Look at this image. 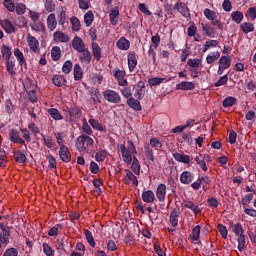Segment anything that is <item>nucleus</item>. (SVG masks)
Instances as JSON below:
<instances>
[{
  "label": "nucleus",
  "mask_w": 256,
  "mask_h": 256,
  "mask_svg": "<svg viewBox=\"0 0 256 256\" xmlns=\"http://www.w3.org/2000/svg\"><path fill=\"white\" fill-rule=\"evenodd\" d=\"M88 123L91 125L92 128L95 129V131H104L103 125H101V123H99V121L90 118L88 120Z\"/></svg>",
  "instance_id": "48"
},
{
  "label": "nucleus",
  "mask_w": 256,
  "mask_h": 256,
  "mask_svg": "<svg viewBox=\"0 0 256 256\" xmlns=\"http://www.w3.org/2000/svg\"><path fill=\"white\" fill-rule=\"evenodd\" d=\"M108 156H109V153L107 152V150H101V151L96 152L95 160L98 163H103V162H105V160L107 159Z\"/></svg>",
  "instance_id": "35"
},
{
  "label": "nucleus",
  "mask_w": 256,
  "mask_h": 256,
  "mask_svg": "<svg viewBox=\"0 0 256 256\" xmlns=\"http://www.w3.org/2000/svg\"><path fill=\"white\" fill-rule=\"evenodd\" d=\"M131 169L135 175L139 176L141 174V164L139 163V159H137V157H133Z\"/></svg>",
  "instance_id": "36"
},
{
  "label": "nucleus",
  "mask_w": 256,
  "mask_h": 256,
  "mask_svg": "<svg viewBox=\"0 0 256 256\" xmlns=\"http://www.w3.org/2000/svg\"><path fill=\"white\" fill-rule=\"evenodd\" d=\"M26 40L32 52L40 53V43L36 37L32 36L31 34H28Z\"/></svg>",
  "instance_id": "5"
},
{
  "label": "nucleus",
  "mask_w": 256,
  "mask_h": 256,
  "mask_svg": "<svg viewBox=\"0 0 256 256\" xmlns=\"http://www.w3.org/2000/svg\"><path fill=\"white\" fill-rule=\"evenodd\" d=\"M58 21L56 19V15L54 13L50 14L47 17V26L51 31H54L57 28Z\"/></svg>",
  "instance_id": "28"
},
{
  "label": "nucleus",
  "mask_w": 256,
  "mask_h": 256,
  "mask_svg": "<svg viewBox=\"0 0 256 256\" xmlns=\"http://www.w3.org/2000/svg\"><path fill=\"white\" fill-rule=\"evenodd\" d=\"M204 15L210 21H214L217 18L216 13L208 8L204 10Z\"/></svg>",
  "instance_id": "63"
},
{
  "label": "nucleus",
  "mask_w": 256,
  "mask_h": 256,
  "mask_svg": "<svg viewBox=\"0 0 256 256\" xmlns=\"http://www.w3.org/2000/svg\"><path fill=\"white\" fill-rule=\"evenodd\" d=\"M89 93H90V98H89L90 105H99V103H101V99H103V97L101 96V91L98 88H91Z\"/></svg>",
  "instance_id": "3"
},
{
  "label": "nucleus",
  "mask_w": 256,
  "mask_h": 256,
  "mask_svg": "<svg viewBox=\"0 0 256 256\" xmlns=\"http://www.w3.org/2000/svg\"><path fill=\"white\" fill-rule=\"evenodd\" d=\"M79 54V60L88 65L89 63H91V59L93 58V56L91 55V51H89V48H84L81 51H78Z\"/></svg>",
  "instance_id": "6"
},
{
  "label": "nucleus",
  "mask_w": 256,
  "mask_h": 256,
  "mask_svg": "<svg viewBox=\"0 0 256 256\" xmlns=\"http://www.w3.org/2000/svg\"><path fill=\"white\" fill-rule=\"evenodd\" d=\"M212 55H208L207 57H206V62L208 63V64H212L214 61H216V60H218L219 59V57H220V52H213V53H211Z\"/></svg>",
  "instance_id": "62"
},
{
  "label": "nucleus",
  "mask_w": 256,
  "mask_h": 256,
  "mask_svg": "<svg viewBox=\"0 0 256 256\" xmlns=\"http://www.w3.org/2000/svg\"><path fill=\"white\" fill-rule=\"evenodd\" d=\"M127 105L133 109L134 111H141L142 107H141V102H139V100L133 98V97H130L128 100H127Z\"/></svg>",
  "instance_id": "27"
},
{
  "label": "nucleus",
  "mask_w": 256,
  "mask_h": 256,
  "mask_svg": "<svg viewBox=\"0 0 256 256\" xmlns=\"http://www.w3.org/2000/svg\"><path fill=\"white\" fill-rule=\"evenodd\" d=\"M41 137H42L43 145L47 149H53L54 148V146L56 145V142H55L53 137H51L49 135H44V134H41Z\"/></svg>",
  "instance_id": "15"
},
{
  "label": "nucleus",
  "mask_w": 256,
  "mask_h": 256,
  "mask_svg": "<svg viewBox=\"0 0 256 256\" xmlns=\"http://www.w3.org/2000/svg\"><path fill=\"white\" fill-rule=\"evenodd\" d=\"M14 56L16 57L20 66H23L26 63L25 56L19 48L14 49Z\"/></svg>",
  "instance_id": "34"
},
{
  "label": "nucleus",
  "mask_w": 256,
  "mask_h": 256,
  "mask_svg": "<svg viewBox=\"0 0 256 256\" xmlns=\"http://www.w3.org/2000/svg\"><path fill=\"white\" fill-rule=\"evenodd\" d=\"M109 20L113 26L119 23V8H115L110 11Z\"/></svg>",
  "instance_id": "29"
},
{
  "label": "nucleus",
  "mask_w": 256,
  "mask_h": 256,
  "mask_svg": "<svg viewBox=\"0 0 256 256\" xmlns=\"http://www.w3.org/2000/svg\"><path fill=\"white\" fill-rule=\"evenodd\" d=\"M10 141L12 143H19L20 145H25V140L20 137V132L17 130H12L9 134Z\"/></svg>",
  "instance_id": "14"
},
{
  "label": "nucleus",
  "mask_w": 256,
  "mask_h": 256,
  "mask_svg": "<svg viewBox=\"0 0 256 256\" xmlns=\"http://www.w3.org/2000/svg\"><path fill=\"white\" fill-rule=\"evenodd\" d=\"M102 95L107 103H112L114 105L121 103V95L115 90L106 89L102 92Z\"/></svg>",
  "instance_id": "1"
},
{
  "label": "nucleus",
  "mask_w": 256,
  "mask_h": 256,
  "mask_svg": "<svg viewBox=\"0 0 256 256\" xmlns=\"http://www.w3.org/2000/svg\"><path fill=\"white\" fill-rule=\"evenodd\" d=\"M202 30L204 32V34L210 38H214L215 37V30L213 27H211L208 24H202Z\"/></svg>",
  "instance_id": "40"
},
{
  "label": "nucleus",
  "mask_w": 256,
  "mask_h": 256,
  "mask_svg": "<svg viewBox=\"0 0 256 256\" xmlns=\"http://www.w3.org/2000/svg\"><path fill=\"white\" fill-rule=\"evenodd\" d=\"M120 151L122 154L123 162L127 165H131V163L133 162V156L131 155L130 151L127 150V148L123 144L120 145Z\"/></svg>",
  "instance_id": "8"
},
{
  "label": "nucleus",
  "mask_w": 256,
  "mask_h": 256,
  "mask_svg": "<svg viewBox=\"0 0 256 256\" xmlns=\"http://www.w3.org/2000/svg\"><path fill=\"white\" fill-rule=\"evenodd\" d=\"M48 114L55 121H62V119H64L63 115L61 114V112L57 108H50L48 110Z\"/></svg>",
  "instance_id": "32"
},
{
  "label": "nucleus",
  "mask_w": 256,
  "mask_h": 256,
  "mask_svg": "<svg viewBox=\"0 0 256 256\" xmlns=\"http://www.w3.org/2000/svg\"><path fill=\"white\" fill-rule=\"evenodd\" d=\"M62 57L61 48L58 46H54L51 50V58L53 61H59Z\"/></svg>",
  "instance_id": "38"
},
{
  "label": "nucleus",
  "mask_w": 256,
  "mask_h": 256,
  "mask_svg": "<svg viewBox=\"0 0 256 256\" xmlns=\"http://www.w3.org/2000/svg\"><path fill=\"white\" fill-rule=\"evenodd\" d=\"M84 235L90 247L95 248V238H93V233H91L89 229H85Z\"/></svg>",
  "instance_id": "42"
},
{
  "label": "nucleus",
  "mask_w": 256,
  "mask_h": 256,
  "mask_svg": "<svg viewBox=\"0 0 256 256\" xmlns=\"http://www.w3.org/2000/svg\"><path fill=\"white\" fill-rule=\"evenodd\" d=\"M219 42L217 40L206 41L203 45L202 51L205 53L208 49L218 46Z\"/></svg>",
  "instance_id": "50"
},
{
  "label": "nucleus",
  "mask_w": 256,
  "mask_h": 256,
  "mask_svg": "<svg viewBox=\"0 0 256 256\" xmlns=\"http://www.w3.org/2000/svg\"><path fill=\"white\" fill-rule=\"evenodd\" d=\"M194 84L192 82L183 81L176 85L177 91H192L194 89Z\"/></svg>",
  "instance_id": "24"
},
{
  "label": "nucleus",
  "mask_w": 256,
  "mask_h": 256,
  "mask_svg": "<svg viewBox=\"0 0 256 256\" xmlns=\"http://www.w3.org/2000/svg\"><path fill=\"white\" fill-rule=\"evenodd\" d=\"M241 30L248 34L254 30V26L252 23L244 22L240 25Z\"/></svg>",
  "instance_id": "51"
},
{
  "label": "nucleus",
  "mask_w": 256,
  "mask_h": 256,
  "mask_svg": "<svg viewBox=\"0 0 256 256\" xmlns=\"http://www.w3.org/2000/svg\"><path fill=\"white\" fill-rule=\"evenodd\" d=\"M52 82L56 87H64L67 83V79L63 75H54Z\"/></svg>",
  "instance_id": "31"
},
{
  "label": "nucleus",
  "mask_w": 256,
  "mask_h": 256,
  "mask_svg": "<svg viewBox=\"0 0 256 256\" xmlns=\"http://www.w3.org/2000/svg\"><path fill=\"white\" fill-rule=\"evenodd\" d=\"M3 5L10 12H15L16 10V5L12 0H4Z\"/></svg>",
  "instance_id": "56"
},
{
  "label": "nucleus",
  "mask_w": 256,
  "mask_h": 256,
  "mask_svg": "<svg viewBox=\"0 0 256 256\" xmlns=\"http://www.w3.org/2000/svg\"><path fill=\"white\" fill-rule=\"evenodd\" d=\"M70 23L73 31L78 32L81 30V21L76 16L70 18Z\"/></svg>",
  "instance_id": "41"
},
{
  "label": "nucleus",
  "mask_w": 256,
  "mask_h": 256,
  "mask_svg": "<svg viewBox=\"0 0 256 256\" xmlns=\"http://www.w3.org/2000/svg\"><path fill=\"white\" fill-rule=\"evenodd\" d=\"M145 91H147V88L145 87V82L139 81L137 83V89L134 96L136 97V99L141 100L143 99V97H145Z\"/></svg>",
  "instance_id": "10"
},
{
  "label": "nucleus",
  "mask_w": 256,
  "mask_h": 256,
  "mask_svg": "<svg viewBox=\"0 0 256 256\" xmlns=\"http://www.w3.org/2000/svg\"><path fill=\"white\" fill-rule=\"evenodd\" d=\"M6 71L13 77L16 75V61L15 60H6L5 62Z\"/></svg>",
  "instance_id": "19"
},
{
  "label": "nucleus",
  "mask_w": 256,
  "mask_h": 256,
  "mask_svg": "<svg viewBox=\"0 0 256 256\" xmlns=\"http://www.w3.org/2000/svg\"><path fill=\"white\" fill-rule=\"evenodd\" d=\"M183 206L184 208L191 210L194 215L201 214L199 206L195 205L191 200H185Z\"/></svg>",
  "instance_id": "13"
},
{
  "label": "nucleus",
  "mask_w": 256,
  "mask_h": 256,
  "mask_svg": "<svg viewBox=\"0 0 256 256\" xmlns=\"http://www.w3.org/2000/svg\"><path fill=\"white\" fill-rule=\"evenodd\" d=\"M15 25L19 28H25L28 26V20L26 17L24 16H19L16 20H15Z\"/></svg>",
  "instance_id": "45"
},
{
  "label": "nucleus",
  "mask_w": 256,
  "mask_h": 256,
  "mask_svg": "<svg viewBox=\"0 0 256 256\" xmlns=\"http://www.w3.org/2000/svg\"><path fill=\"white\" fill-rule=\"evenodd\" d=\"M1 26L4 29V31L8 34H12L16 32V28L14 24L8 19H5L4 21H2Z\"/></svg>",
  "instance_id": "17"
},
{
  "label": "nucleus",
  "mask_w": 256,
  "mask_h": 256,
  "mask_svg": "<svg viewBox=\"0 0 256 256\" xmlns=\"http://www.w3.org/2000/svg\"><path fill=\"white\" fill-rule=\"evenodd\" d=\"M26 10H27V6L25 4H22V3H18L16 4L15 6V12L16 14L18 15H23L26 13Z\"/></svg>",
  "instance_id": "61"
},
{
  "label": "nucleus",
  "mask_w": 256,
  "mask_h": 256,
  "mask_svg": "<svg viewBox=\"0 0 256 256\" xmlns=\"http://www.w3.org/2000/svg\"><path fill=\"white\" fill-rule=\"evenodd\" d=\"M54 40L62 43H67L70 41L69 35L65 34L64 32L57 31L53 34Z\"/></svg>",
  "instance_id": "25"
},
{
  "label": "nucleus",
  "mask_w": 256,
  "mask_h": 256,
  "mask_svg": "<svg viewBox=\"0 0 256 256\" xmlns=\"http://www.w3.org/2000/svg\"><path fill=\"white\" fill-rule=\"evenodd\" d=\"M156 197L159 200V202H165L166 198V185L161 183L158 185L156 189Z\"/></svg>",
  "instance_id": "12"
},
{
  "label": "nucleus",
  "mask_w": 256,
  "mask_h": 256,
  "mask_svg": "<svg viewBox=\"0 0 256 256\" xmlns=\"http://www.w3.org/2000/svg\"><path fill=\"white\" fill-rule=\"evenodd\" d=\"M95 19L94 15H93V11H88L85 15H84V22L85 25L87 27L91 26V24H93V20Z\"/></svg>",
  "instance_id": "49"
},
{
  "label": "nucleus",
  "mask_w": 256,
  "mask_h": 256,
  "mask_svg": "<svg viewBox=\"0 0 256 256\" xmlns=\"http://www.w3.org/2000/svg\"><path fill=\"white\" fill-rule=\"evenodd\" d=\"M237 242H238V250L239 252H243V250L246 248V241H245V235L241 234L237 236Z\"/></svg>",
  "instance_id": "47"
},
{
  "label": "nucleus",
  "mask_w": 256,
  "mask_h": 256,
  "mask_svg": "<svg viewBox=\"0 0 256 256\" xmlns=\"http://www.w3.org/2000/svg\"><path fill=\"white\" fill-rule=\"evenodd\" d=\"M173 9L177 10L186 19L191 17L188 6L181 0L177 1V3L173 6Z\"/></svg>",
  "instance_id": "2"
},
{
  "label": "nucleus",
  "mask_w": 256,
  "mask_h": 256,
  "mask_svg": "<svg viewBox=\"0 0 256 256\" xmlns=\"http://www.w3.org/2000/svg\"><path fill=\"white\" fill-rule=\"evenodd\" d=\"M128 68L130 72H135V68H137V56L135 54H128Z\"/></svg>",
  "instance_id": "26"
},
{
  "label": "nucleus",
  "mask_w": 256,
  "mask_h": 256,
  "mask_svg": "<svg viewBox=\"0 0 256 256\" xmlns=\"http://www.w3.org/2000/svg\"><path fill=\"white\" fill-rule=\"evenodd\" d=\"M116 46L120 49V50H129L131 48V42H129V40H127V38L125 37H121L117 43Z\"/></svg>",
  "instance_id": "20"
},
{
  "label": "nucleus",
  "mask_w": 256,
  "mask_h": 256,
  "mask_svg": "<svg viewBox=\"0 0 256 256\" xmlns=\"http://www.w3.org/2000/svg\"><path fill=\"white\" fill-rule=\"evenodd\" d=\"M76 148L80 153L87 152V147L85 146V134L77 138Z\"/></svg>",
  "instance_id": "23"
},
{
  "label": "nucleus",
  "mask_w": 256,
  "mask_h": 256,
  "mask_svg": "<svg viewBox=\"0 0 256 256\" xmlns=\"http://www.w3.org/2000/svg\"><path fill=\"white\" fill-rule=\"evenodd\" d=\"M92 55L96 61L101 60V46L97 44V42H93L92 44Z\"/></svg>",
  "instance_id": "30"
},
{
  "label": "nucleus",
  "mask_w": 256,
  "mask_h": 256,
  "mask_svg": "<svg viewBox=\"0 0 256 256\" xmlns=\"http://www.w3.org/2000/svg\"><path fill=\"white\" fill-rule=\"evenodd\" d=\"M237 99L232 97V96H228L223 100V107L226 109L227 107H233V105H235Z\"/></svg>",
  "instance_id": "46"
},
{
  "label": "nucleus",
  "mask_w": 256,
  "mask_h": 256,
  "mask_svg": "<svg viewBox=\"0 0 256 256\" xmlns=\"http://www.w3.org/2000/svg\"><path fill=\"white\" fill-rule=\"evenodd\" d=\"M69 115L70 117H72L73 119H80L83 115V112L81 109L77 108V107H74V108H71L69 110Z\"/></svg>",
  "instance_id": "43"
},
{
  "label": "nucleus",
  "mask_w": 256,
  "mask_h": 256,
  "mask_svg": "<svg viewBox=\"0 0 256 256\" xmlns=\"http://www.w3.org/2000/svg\"><path fill=\"white\" fill-rule=\"evenodd\" d=\"M178 218H179V211L177 209H173L170 215V224L173 228L178 226Z\"/></svg>",
  "instance_id": "33"
},
{
  "label": "nucleus",
  "mask_w": 256,
  "mask_h": 256,
  "mask_svg": "<svg viewBox=\"0 0 256 256\" xmlns=\"http://www.w3.org/2000/svg\"><path fill=\"white\" fill-rule=\"evenodd\" d=\"M164 80V78L154 77L148 79V84L150 85V87H155L156 85H160V83H163Z\"/></svg>",
  "instance_id": "60"
},
{
  "label": "nucleus",
  "mask_w": 256,
  "mask_h": 256,
  "mask_svg": "<svg viewBox=\"0 0 256 256\" xmlns=\"http://www.w3.org/2000/svg\"><path fill=\"white\" fill-rule=\"evenodd\" d=\"M13 159L18 164H26L27 156L25 150L13 151Z\"/></svg>",
  "instance_id": "7"
},
{
  "label": "nucleus",
  "mask_w": 256,
  "mask_h": 256,
  "mask_svg": "<svg viewBox=\"0 0 256 256\" xmlns=\"http://www.w3.org/2000/svg\"><path fill=\"white\" fill-rule=\"evenodd\" d=\"M229 226H230V228L233 229V232L236 237L244 234V230H243L242 224L240 222L233 223V221H230Z\"/></svg>",
  "instance_id": "21"
},
{
  "label": "nucleus",
  "mask_w": 256,
  "mask_h": 256,
  "mask_svg": "<svg viewBox=\"0 0 256 256\" xmlns=\"http://www.w3.org/2000/svg\"><path fill=\"white\" fill-rule=\"evenodd\" d=\"M127 75V73L121 69H115L113 72V76L119 81L123 78H125V76Z\"/></svg>",
  "instance_id": "64"
},
{
  "label": "nucleus",
  "mask_w": 256,
  "mask_h": 256,
  "mask_svg": "<svg viewBox=\"0 0 256 256\" xmlns=\"http://www.w3.org/2000/svg\"><path fill=\"white\" fill-rule=\"evenodd\" d=\"M144 152H145L146 158L149 161H151V162L155 161V158L153 156V150L151 149V147H149V145L144 146Z\"/></svg>",
  "instance_id": "53"
},
{
  "label": "nucleus",
  "mask_w": 256,
  "mask_h": 256,
  "mask_svg": "<svg viewBox=\"0 0 256 256\" xmlns=\"http://www.w3.org/2000/svg\"><path fill=\"white\" fill-rule=\"evenodd\" d=\"M72 47L74 48V50H76L77 52H80L84 49H86L87 47L85 46V42L84 40L79 37V36H75L72 40Z\"/></svg>",
  "instance_id": "9"
},
{
  "label": "nucleus",
  "mask_w": 256,
  "mask_h": 256,
  "mask_svg": "<svg viewBox=\"0 0 256 256\" xmlns=\"http://www.w3.org/2000/svg\"><path fill=\"white\" fill-rule=\"evenodd\" d=\"M231 18L235 23L240 24L244 18V15L240 11H234L231 13Z\"/></svg>",
  "instance_id": "44"
},
{
  "label": "nucleus",
  "mask_w": 256,
  "mask_h": 256,
  "mask_svg": "<svg viewBox=\"0 0 256 256\" xmlns=\"http://www.w3.org/2000/svg\"><path fill=\"white\" fill-rule=\"evenodd\" d=\"M73 69V62L68 60L65 61L63 66H62V72H64L65 74H69Z\"/></svg>",
  "instance_id": "55"
},
{
  "label": "nucleus",
  "mask_w": 256,
  "mask_h": 256,
  "mask_svg": "<svg viewBox=\"0 0 256 256\" xmlns=\"http://www.w3.org/2000/svg\"><path fill=\"white\" fill-rule=\"evenodd\" d=\"M187 65L189 68L198 69V67L201 65V59H188Z\"/></svg>",
  "instance_id": "52"
},
{
  "label": "nucleus",
  "mask_w": 256,
  "mask_h": 256,
  "mask_svg": "<svg viewBox=\"0 0 256 256\" xmlns=\"http://www.w3.org/2000/svg\"><path fill=\"white\" fill-rule=\"evenodd\" d=\"M1 54L2 57L7 61V60H11V56H12V49L11 47H9L8 45H3L1 47Z\"/></svg>",
  "instance_id": "37"
},
{
  "label": "nucleus",
  "mask_w": 256,
  "mask_h": 256,
  "mask_svg": "<svg viewBox=\"0 0 256 256\" xmlns=\"http://www.w3.org/2000/svg\"><path fill=\"white\" fill-rule=\"evenodd\" d=\"M217 229H218L220 235L222 236V238H223L224 240H226V239H227V236H228L227 227H226L225 225L219 223V224L217 225Z\"/></svg>",
  "instance_id": "57"
},
{
  "label": "nucleus",
  "mask_w": 256,
  "mask_h": 256,
  "mask_svg": "<svg viewBox=\"0 0 256 256\" xmlns=\"http://www.w3.org/2000/svg\"><path fill=\"white\" fill-rule=\"evenodd\" d=\"M59 157H60V160L66 164L72 161V154L66 145L60 146Z\"/></svg>",
  "instance_id": "4"
},
{
  "label": "nucleus",
  "mask_w": 256,
  "mask_h": 256,
  "mask_svg": "<svg viewBox=\"0 0 256 256\" xmlns=\"http://www.w3.org/2000/svg\"><path fill=\"white\" fill-rule=\"evenodd\" d=\"M194 180V174L190 171H183L180 175V182L183 185H189Z\"/></svg>",
  "instance_id": "11"
},
{
  "label": "nucleus",
  "mask_w": 256,
  "mask_h": 256,
  "mask_svg": "<svg viewBox=\"0 0 256 256\" xmlns=\"http://www.w3.org/2000/svg\"><path fill=\"white\" fill-rule=\"evenodd\" d=\"M200 231L201 228L199 225L195 226L192 230V236H191V241L194 243V245H200Z\"/></svg>",
  "instance_id": "22"
},
{
  "label": "nucleus",
  "mask_w": 256,
  "mask_h": 256,
  "mask_svg": "<svg viewBox=\"0 0 256 256\" xmlns=\"http://www.w3.org/2000/svg\"><path fill=\"white\" fill-rule=\"evenodd\" d=\"M42 247H43V252L46 256H54L55 255V251L48 243H43Z\"/></svg>",
  "instance_id": "54"
},
{
  "label": "nucleus",
  "mask_w": 256,
  "mask_h": 256,
  "mask_svg": "<svg viewBox=\"0 0 256 256\" xmlns=\"http://www.w3.org/2000/svg\"><path fill=\"white\" fill-rule=\"evenodd\" d=\"M73 73H74V80H76V81L82 80V78H83V69L79 64H75Z\"/></svg>",
  "instance_id": "39"
},
{
  "label": "nucleus",
  "mask_w": 256,
  "mask_h": 256,
  "mask_svg": "<svg viewBox=\"0 0 256 256\" xmlns=\"http://www.w3.org/2000/svg\"><path fill=\"white\" fill-rule=\"evenodd\" d=\"M231 65V59L227 56H222L219 60V66H222L224 68H229Z\"/></svg>",
  "instance_id": "58"
},
{
  "label": "nucleus",
  "mask_w": 256,
  "mask_h": 256,
  "mask_svg": "<svg viewBox=\"0 0 256 256\" xmlns=\"http://www.w3.org/2000/svg\"><path fill=\"white\" fill-rule=\"evenodd\" d=\"M32 30H35L37 32H44L45 31V25L43 22H36L34 24L30 25Z\"/></svg>",
  "instance_id": "59"
},
{
  "label": "nucleus",
  "mask_w": 256,
  "mask_h": 256,
  "mask_svg": "<svg viewBox=\"0 0 256 256\" xmlns=\"http://www.w3.org/2000/svg\"><path fill=\"white\" fill-rule=\"evenodd\" d=\"M142 200L144 203L151 204L155 200V194L152 190H146L142 192Z\"/></svg>",
  "instance_id": "16"
},
{
  "label": "nucleus",
  "mask_w": 256,
  "mask_h": 256,
  "mask_svg": "<svg viewBox=\"0 0 256 256\" xmlns=\"http://www.w3.org/2000/svg\"><path fill=\"white\" fill-rule=\"evenodd\" d=\"M173 158L178 163H183L186 165L190 164V156L189 155L180 154V153L176 152V153H173Z\"/></svg>",
  "instance_id": "18"
}]
</instances>
